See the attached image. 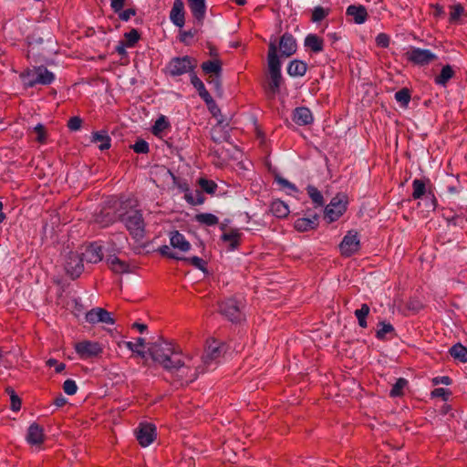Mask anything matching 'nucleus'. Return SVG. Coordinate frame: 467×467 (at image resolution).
Wrapping results in <instances>:
<instances>
[{
  "mask_svg": "<svg viewBox=\"0 0 467 467\" xmlns=\"http://www.w3.org/2000/svg\"><path fill=\"white\" fill-rule=\"evenodd\" d=\"M203 101L207 105L208 109L210 110L213 117H217L218 114L221 113V109H219L212 96H210V98L208 99H203Z\"/></svg>",
  "mask_w": 467,
  "mask_h": 467,
  "instance_id": "53",
  "label": "nucleus"
},
{
  "mask_svg": "<svg viewBox=\"0 0 467 467\" xmlns=\"http://www.w3.org/2000/svg\"><path fill=\"white\" fill-rule=\"evenodd\" d=\"M306 192L316 207H322L324 205L323 195L317 187L308 185Z\"/></svg>",
  "mask_w": 467,
  "mask_h": 467,
  "instance_id": "39",
  "label": "nucleus"
},
{
  "mask_svg": "<svg viewBox=\"0 0 467 467\" xmlns=\"http://www.w3.org/2000/svg\"><path fill=\"white\" fill-rule=\"evenodd\" d=\"M427 182H430L429 179H427V180L415 179L412 182L413 192H412L411 196L414 200L421 199L423 197V195H425L427 193V188H426Z\"/></svg>",
  "mask_w": 467,
  "mask_h": 467,
  "instance_id": "28",
  "label": "nucleus"
},
{
  "mask_svg": "<svg viewBox=\"0 0 467 467\" xmlns=\"http://www.w3.org/2000/svg\"><path fill=\"white\" fill-rule=\"evenodd\" d=\"M197 60L190 56L176 57L170 60L166 66V73L171 77H179L186 73H194Z\"/></svg>",
  "mask_w": 467,
  "mask_h": 467,
  "instance_id": "6",
  "label": "nucleus"
},
{
  "mask_svg": "<svg viewBox=\"0 0 467 467\" xmlns=\"http://www.w3.org/2000/svg\"><path fill=\"white\" fill-rule=\"evenodd\" d=\"M305 47L314 53H319L324 49V41L320 36L309 34L305 38Z\"/></svg>",
  "mask_w": 467,
  "mask_h": 467,
  "instance_id": "25",
  "label": "nucleus"
},
{
  "mask_svg": "<svg viewBox=\"0 0 467 467\" xmlns=\"http://www.w3.org/2000/svg\"><path fill=\"white\" fill-rule=\"evenodd\" d=\"M194 219L197 223L207 226H213L219 223L217 216L208 213H198L195 215Z\"/></svg>",
  "mask_w": 467,
  "mask_h": 467,
  "instance_id": "37",
  "label": "nucleus"
},
{
  "mask_svg": "<svg viewBox=\"0 0 467 467\" xmlns=\"http://www.w3.org/2000/svg\"><path fill=\"white\" fill-rule=\"evenodd\" d=\"M198 184L201 187L200 191L209 194H214L218 187L215 182L205 178H200Z\"/></svg>",
  "mask_w": 467,
  "mask_h": 467,
  "instance_id": "44",
  "label": "nucleus"
},
{
  "mask_svg": "<svg viewBox=\"0 0 467 467\" xmlns=\"http://www.w3.org/2000/svg\"><path fill=\"white\" fill-rule=\"evenodd\" d=\"M408 381L403 379L400 378L397 379L396 383L392 386L389 395L390 397H400L403 395V389L407 386Z\"/></svg>",
  "mask_w": 467,
  "mask_h": 467,
  "instance_id": "45",
  "label": "nucleus"
},
{
  "mask_svg": "<svg viewBox=\"0 0 467 467\" xmlns=\"http://www.w3.org/2000/svg\"><path fill=\"white\" fill-rule=\"evenodd\" d=\"M279 47L282 56L291 57L297 49L296 38L291 34L285 33L280 38Z\"/></svg>",
  "mask_w": 467,
  "mask_h": 467,
  "instance_id": "19",
  "label": "nucleus"
},
{
  "mask_svg": "<svg viewBox=\"0 0 467 467\" xmlns=\"http://www.w3.org/2000/svg\"><path fill=\"white\" fill-rule=\"evenodd\" d=\"M329 14V9L322 6H316L312 12L311 21L317 23L325 19Z\"/></svg>",
  "mask_w": 467,
  "mask_h": 467,
  "instance_id": "47",
  "label": "nucleus"
},
{
  "mask_svg": "<svg viewBox=\"0 0 467 467\" xmlns=\"http://www.w3.org/2000/svg\"><path fill=\"white\" fill-rule=\"evenodd\" d=\"M26 441L30 445L39 446L45 441L44 429L39 424L34 422L27 430Z\"/></svg>",
  "mask_w": 467,
  "mask_h": 467,
  "instance_id": "18",
  "label": "nucleus"
},
{
  "mask_svg": "<svg viewBox=\"0 0 467 467\" xmlns=\"http://www.w3.org/2000/svg\"><path fill=\"white\" fill-rule=\"evenodd\" d=\"M222 67L223 63L218 58L204 61L201 65L202 72L207 76L206 81L210 85H213L216 90L221 89L222 87Z\"/></svg>",
  "mask_w": 467,
  "mask_h": 467,
  "instance_id": "7",
  "label": "nucleus"
},
{
  "mask_svg": "<svg viewBox=\"0 0 467 467\" xmlns=\"http://www.w3.org/2000/svg\"><path fill=\"white\" fill-rule=\"evenodd\" d=\"M306 70V63L297 59L292 60L287 67V74L294 78L305 76Z\"/></svg>",
  "mask_w": 467,
  "mask_h": 467,
  "instance_id": "24",
  "label": "nucleus"
},
{
  "mask_svg": "<svg viewBox=\"0 0 467 467\" xmlns=\"http://www.w3.org/2000/svg\"><path fill=\"white\" fill-rule=\"evenodd\" d=\"M128 46H126L122 41H119V44L115 47V51L121 57L127 56L126 48Z\"/></svg>",
  "mask_w": 467,
  "mask_h": 467,
  "instance_id": "64",
  "label": "nucleus"
},
{
  "mask_svg": "<svg viewBox=\"0 0 467 467\" xmlns=\"http://www.w3.org/2000/svg\"><path fill=\"white\" fill-rule=\"evenodd\" d=\"M84 259L81 254L70 252L66 259L65 270L73 279L78 278L84 271Z\"/></svg>",
  "mask_w": 467,
  "mask_h": 467,
  "instance_id": "13",
  "label": "nucleus"
},
{
  "mask_svg": "<svg viewBox=\"0 0 467 467\" xmlns=\"http://www.w3.org/2000/svg\"><path fill=\"white\" fill-rule=\"evenodd\" d=\"M34 131L36 133V141L43 144L46 142L47 132L46 128L43 124L38 123L35 128Z\"/></svg>",
  "mask_w": 467,
  "mask_h": 467,
  "instance_id": "51",
  "label": "nucleus"
},
{
  "mask_svg": "<svg viewBox=\"0 0 467 467\" xmlns=\"http://www.w3.org/2000/svg\"><path fill=\"white\" fill-rule=\"evenodd\" d=\"M170 127V123L167 118L163 115L159 117L154 125L152 126L151 132L155 136H159L161 132L167 130Z\"/></svg>",
  "mask_w": 467,
  "mask_h": 467,
  "instance_id": "43",
  "label": "nucleus"
},
{
  "mask_svg": "<svg viewBox=\"0 0 467 467\" xmlns=\"http://www.w3.org/2000/svg\"><path fill=\"white\" fill-rule=\"evenodd\" d=\"M277 182L284 188H287L289 190H292L294 192H296L297 189L295 184L291 183L289 181H287L285 178H278Z\"/></svg>",
  "mask_w": 467,
  "mask_h": 467,
  "instance_id": "63",
  "label": "nucleus"
},
{
  "mask_svg": "<svg viewBox=\"0 0 467 467\" xmlns=\"http://www.w3.org/2000/svg\"><path fill=\"white\" fill-rule=\"evenodd\" d=\"M220 313L232 322H239L243 317L238 302L234 298H228L219 304Z\"/></svg>",
  "mask_w": 467,
  "mask_h": 467,
  "instance_id": "12",
  "label": "nucleus"
},
{
  "mask_svg": "<svg viewBox=\"0 0 467 467\" xmlns=\"http://www.w3.org/2000/svg\"><path fill=\"white\" fill-rule=\"evenodd\" d=\"M241 234L237 229L231 230L222 235V240L229 243L232 248H236L239 245Z\"/></svg>",
  "mask_w": 467,
  "mask_h": 467,
  "instance_id": "38",
  "label": "nucleus"
},
{
  "mask_svg": "<svg viewBox=\"0 0 467 467\" xmlns=\"http://www.w3.org/2000/svg\"><path fill=\"white\" fill-rule=\"evenodd\" d=\"M369 306L367 304H362L359 309L355 311V316L358 318V325L362 328H366L368 327L367 317L369 314Z\"/></svg>",
  "mask_w": 467,
  "mask_h": 467,
  "instance_id": "41",
  "label": "nucleus"
},
{
  "mask_svg": "<svg viewBox=\"0 0 467 467\" xmlns=\"http://www.w3.org/2000/svg\"><path fill=\"white\" fill-rule=\"evenodd\" d=\"M430 6L434 9L432 13L434 17L439 18L444 16V8L440 4H431Z\"/></svg>",
  "mask_w": 467,
  "mask_h": 467,
  "instance_id": "61",
  "label": "nucleus"
},
{
  "mask_svg": "<svg viewBox=\"0 0 467 467\" xmlns=\"http://www.w3.org/2000/svg\"><path fill=\"white\" fill-rule=\"evenodd\" d=\"M432 398H441L442 400L446 401L449 400L451 392L444 388H436L431 393Z\"/></svg>",
  "mask_w": 467,
  "mask_h": 467,
  "instance_id": "48",
  "label": "nucleus"
},
{
  "mask_svg": "<svg viewBox=\"0 0 467 467\" xmlns=\"http://www.w3.org/2000/svg\"><path fill=\"white\" fill-rule=\"evenodd\" d=\"M293 120L299 126H306L313 122V116L309 109L299 107L294 110Z\"/></svg>",
  "mask_w": 467,
  "mask_h": 467,
  "instance_id": "20",
  "label": "nucleus"
},
{
  "mask_svg": "<svg viewBox=\"0 0 467 467\" xmlns=\"http://www.w3.org/2000/svg\"><path fill=\"white\" fill-rule=\"evenodd\" d=\"M269 89L273 94L278 93L283 81L281 75V62L277 56V48L275 43L269 44L268 49Z\"/></svg>",
  "mask_w": 467,
  "mask_h": 467,
  "instance_id": "4",
  "label": "nucleus"
},
{
  "mask_svg": "<svg viewBox=\"0 0 467 467\" xmlns=\"http://www.w3.org/2000/svg\"><path fill=\"white\" fill-rule=\"evenodd\" d=\"M182 260L188 262L189 264H191L192 265H193L194 267H196L200 270H204V261L198 256H192V257H189V258L182 257Z\"/></svg>",
  "mask_w": 467,
  "mask_h": 467,
  "instance_id": "55",
  "label": "nucleus"
},
{
  "mask_svg": "<svg viewBox=\"0 0 467 467\" xmlns=\"http://www.w3.org/2000/svg\"><path fill=\"white\" fill-rule=\"evenodd\" d=\"M449 8H450L449 22L451 24L458 23L462 16H467V12L465 11V9L462 4H456V5H450Z\"/></svg>",
  "mask_w": 467,
  "mask_h": 467,
  "instance_id": "32",
  "label": "nucleus"
},
{
  "mask_svg": "<svg viewBox=\"0 0 467 467\" xmlns=\"http://www.w3.org/2000/svg\"><path fill=\"white\" fill-rule=\"evenodd\" d=\"M184 199L192 205H201L205 201V197L200 190H195L194 192L187 191L184 194Z\"/></svg>",
  "mask_w": 467,
  "mask_h": 467,
  "instance_id": "34",
  "label": "nucleus"
},
{
  "mask_svg": "<svg viewBox=\"0 0 467 467\" xmlns=\"http://www.w3.org/2000/svg\"><path fill=\"white\" fill-rule=\"evenodd\" d=\"M74 348L81 359L98 358L104 350V348L100 343L90 340L79 341L75 344Z\"/></svg>",
  "mask_w": 467,
  "mask_h": 467,
  "instance_id": "8",
  "label": "nucleus"
},
{
  "mask_svg": "<svg viewBox=\"0 0 467 467\" xmlns=\"http://www.w3.org/2000/svg\"><path fill=\"white\" fill-rule=\"evenodd\" d=\"M85 319L89 324L104 323L113 325L115 323L111 314L104 308L95 307L87 312Z\"/></svg>",
  "mask_w": 467,
  "mask_h": 467,
  "instance_id": "15",
  "label": "nucleus"
},
{
  "mask_svg": "<svg viewBox=\"0 0 467 467\" xmlns=\"http://www.w3.org/2000/svg\"><path fill=\"white\" fill-rule=\"evenodd\" d=\"M126 4V0H110V7L115 13H119Z\"/></svg>",
  "mask_w": 467,
  "mask_h": 467,
  "instance_id": "60",
  "label": "nucleus"
},
{
  "mask_svg": "<svg viewBox=\"0 0 467 467\" xmlns=\"http://www.w3.org/2000/svg\"><path fill=\"white\" fill-rule=\"evenodd\" d=\"M346 15L351 17L352 21L358 25L364 24L368 17V11L362 5H348L346 10Z\"/></svg>",
  "mask_w": 467,
  "mask_h": 467,
  "instance_id": "17",
  "label": "nucleus"
},
{
  "mask_svg": "<svg viewBox=\"0 0 467 467\" xmlns=\"http://www.w3.org/2000/svg\"><path fill=\"white\" fill-rule=\"evenodd\" d=\"M119 220L125 225L131 238L139 243L146 235V223L141 211L130 209L125 213L119 211Z\"/></svg>",
  "mask_w": 467,
  "mask_h": 467,
  "instance_id": "3",
  "label": "nucleus"
},
{
  "mask_svg": "<svg viewBox=\"0 0 467 467\" xmlns=\"http://www.w3.org/2000/svg\"><path fill=\"white\" fill-rule=\"evenodd\" d=\"M119 14V17L122 21H128L130 19L131 16H134L136 15V9L134 8H129L126 10H121Z\"/></svg>",
  "mask_w": 467,
  "mask_h": 467,
  "instance_id": "59",
  "label": "nucleus"
},
{
  "mask_svg": "<svg viewBox=\"0 0 467 467\" xmlns=\"http://www.w3.org/2000/svg\"><path fill=\"white\" fill-rule=\"evenodd\" d=\"M379 328L376 331V337L379 340H387L391 339L393 337L388 338L387 335L390 334L393 336H396L395 334V328L390 323H386L385 321H380L379 323Z\"/></svg>",
  "mask_w": 467,
  "mask_h": 467,
  "instance_id": "29",
  "label": "nucleus"
},
{
  "mask_svg": "<svg viewBox=\"0 0 467 467\" xmlns=\"http://www.w3.org/2000/svg\"><path fill=\"white\" fill-rule=\"evenodd\" d=\"M360 239L358 233L355 230L348 231L339 244L341 255L350 257L360 250Z\"/></svg>",
  "mask_w": 467,
  "mask_h": 467,
  "instance_id": "9",
  "label": "nucleus"
},
{
  "mask_svg": "<svg viewBox=\"0 0 467 467\" xmlns=\"http://www.w3.org/2000/svg\"><path fill=\"white\" fill-rule=\"evenodd\" d=\"M132 150L136 153H148L150 150L149 144L144 140H138L132 146Z\"/></svg>",
  "mask_w": 467,
  "mask_h": 467,
  "instance_id": "49",
  "label": "nucleus"
},
{
  "mask_svg": "<svg viewBox=\"0 0 467 467\" xmlns=\"http://www.w3.org/2000/svg\"><path fill=\"white\" fill-rule=\"evenodd\" d=\"M47 366H48V367H55V371L57 373H61L65 369V368H66V365L64 363L58 362L55 358H49L47 361Z\"/></svg>",
  "mask_w": 467,
  "mask_h": 467,
  "instance_id": "58",
  "label": "nucleus"
},
{
  "mask_svg": "<svg viewBox=\"0 0 467 467\" xmlns=\"http://www.w3.org/2000/svg\"><path fill=\"white\" fill-rule=\"evenodd\" d=\"M135 433L140 445L147 447L156 439V426L149 422H140L135 430Z\"/></svg>",
  "mask_w": 467,
  "mask_h": 467,
  "instance_id": "11",
  "label": "nucleus"
},
{
  "mask_svg": "<svg viewBox=\"0 0 467 467\" xmlns=\"http://www.w3.org/2000/svg\"><path fill=\"white\" fill-rule=\"evenodd\" d=\"M226 351L225 344L215 338H210L206 341L204 351L202 355L187 354V361L189 368L196 370V374L192 378L194 381L200 374H203L209 369L213 368L223 356Z\"/></svg>",
  "mask_w": 467,
  "mask_h": 467,
  "instance_id": "2",
  "label": "nucleus"
},
{
  "mask_svg": "<svg viewBox=\"0 0 467 467\" xmlns=\"http://www.w3.org/2000/svg\"><path fill=\"white\" fill-rule=\"evenodd\" d=\"M6 390H7V392L10 393L11 409L14 411H18L21 409V400H20V398L15 393V391L13 389H10L8 388Z\"/></svg>",
  "mask_w": 467,
  "mask_h": 467,
  "instance_id": "52",
  "label": "nucleus"
},
{
  "mask_svg": "<svg viewBox=\"0 0 467 467\" xmlns=\"http://www.w3.org/2000/svg\"><path fill=\"white\" fill-rule=\"evenodd\" d=\"M158 252L162 256H165L167 258L175 259V260L182 259V257H179V256L176 255L175 253L171 252V248L168 245H166V244L161 245V247H159Z\"/></svg>",
  "mask_w": 467,
  "mask_h": 467,
  "instance_id": "54",
  "label": "nucleus"
},
{
  "mask_svg": "<svg viewBox=\"0 0 467 467\" xmlns=\"http://www.w3.org/2000/svg\"><path fill=\"white\" fill-rule=\"evenodd\" d=\"M63 390L67 395H74L77 393L78 386L76 384V381L68 379L64 381L63 383Z\"/></svg>",
  "mask_w": 467,
  "mask_h": 467,
  "instance_id": "50",
  "label": "nucleus"
},
{
  "mask_svg": "<svg viewBox=\"0 0 467 467\" xmlns=\"http://www.w3.org/2000/svg\"><path fill=\"white\" fill-rule=\"evenodd\" d=\"M109 268L115 273H124L128 271L129 265L117 256H109L107 259Z\"/></svg>",
  "mask_w": 467,
  "mask_h": 467,
  "instance_id": "35",
  "label": "nucleus"
},
{
  "mask_svg": "<svg viewBox=\"0 0 467 467\" xmlns=\"http://www.w3.org/2000/svg\"><path fill=\"white\" fill-rule=\"evenodd\" d=\"M123 36L124 39L122 42L128 46L129 48L134 47L140 39V34L135 28L131 29L130 32H126Z\"/></svg>",
  "mask_w": 467,
  "mask_h": 467,
  "instance_id": "40",
  "label": "nucleus"
},
{
  "mask_svg": "<svg viewBox=\"0 0 467 467\" xmlns=\"http://www.w3.org/2000/svg\"><path fill=\"white\" fill-rule=\"evenodd\" d=\"M376 44L378 47L386 48L389 46V36L385 33H379L376 36Z\"/></svg>",
  "mask_w": 467,
  "mask_h": 467,
  "instance_id": "56",
  "label": "nucleus"
},
{
  "mask_svg": "<svg viewBox=\"0 0 467 467\" xmlns=\"http://www.w3.org/2000/svg\"><path fill=\"white\" fill-rule=\"evenodd\" d=\"M395 99L401 106L407 107L410 101V90L406 88H401L395 93Z\"/></svg>",
  "mask_w": 467,
  "mask_h": 467,
  "instance_id": "46",
  "label": "nucleus"
},
{
  "mask_svg": "<svg viewBox=\"0 0 467 467\" xmlns=\"http://www.w3.org/2000/svg\"><path fill=\"white\" fill-rule=\"evenodd\" d=\"M271 212L278 218H285L289 213V208L284 202L276 200L271 204Z\"/></svg>",
  "mask_w": 467,
  "mask_h": 467,
  "instance_id": "33",
  "label": "nucleus"
},
{
  "mask_svg": "<svg viewBox=\"0 0 467 467\" xmlns=\"http://www.w3.org/2000/svg\"><path fill=\"white\" fill-rule=\"evenodd\" d=\"M454 76V71L452 70L451 67L450 65L444 66L441 73L435 77V83L440 86H446L448 81L452 78Z\"/></svg>",
  "mask_w": 467,
  "mask_h": 467,
  "instance_id": "31",
  "label": "nucleus"
},
{
  "mask_svg": "<svg viewBox=\"0 0 467 467\" xmlns=\"http://www.w3.org/2000/svg\"><path fill=\"white\" fill-rule=\"evenodd\" d=\"M170 243L173 248L179 249L182 252H187L191 249V244L179 231L171 233Z\"/></svg>",
  "mask_w": 467,
  "mask_h": 467,
  "instance_id": "22",
  "label": "nucleus"
},
{
  "mask_svg": "<svg viewBox=\"0 0 467 467\" xmlns=\"http://www.w3.org/2000/svg\"><path fill=\"white\" fill-rule=\"evenodd\" d=\"M170 18L171 22L179 26L182 27L184 25V10H183V3L182 0H175L173 3V6L171 11Z\"/></svg>",
  "mask_w": 467,
  "mask_h": 467,
  "instance_id": "21",
  "label": "nucleus"
},
{
  "mask_svg": "<svg viewBox=\"0 0 467 467\" xmlns=\"http://www.w3.org/2000/svg\"><path fill=\"white\" fill-rule=\"evenodd\" d=\"M191 83L196 88L199 96L203 100L210 98V93L205 88L203 82L197 77L195 73L191 74Z\"/></svg>",
  "mask_w": 467,
  "mask_h": 467,
  "instance_id": "36",
  "label": "nucleus"
},
{
  "mask_svg": "<svg viewBox=\"0 0 467 467\" xmlns=\"http://www.w3.org/2000/svg\"><path fill=\"white\" fill-rule=\"evenodd\" d=\"M151 358L165 370L177 378L181 385L192 382L196 370L189 368L187 354L176 350L173 345L163 339L153 343L149 348Z\"/></svg>",
  "mask_w": 467,
  "mask_h": 467,
  "instance_id": "1",
  "label": "nucleus"
},
{
  "mask_svg": "<svg viewBox=\"0 0 467 467\" xmlns=\"http://www.w3.org/2000/svg\"><path fill=\"white\" fill-rule=\"evenodd\" d=\"M82 119L79 117H72L67 121V127L71 130H78L81 128Z\"/></svg>",
  "mask_w": 467,
  "mask_h": 467,
  "instance_id": "57",
  "label": "nucleus"
},
{
  "mask_svg": "<svg viewBox=\"0 0 467 467\" xmlns=\"http://www.w3.org/2000/svg\"><path fill=\"white\" fill-rule=\"evenodd\" d=\"M318 225V217L314 215L311 218H298L295 222V229L298 232H306L315 229Z\"/></svg>",
  "mask_w": 467,
  "mask_h": 467,
  "instance_id": "23",
  "label": "nucleus"
},
{
  "mask_svg": "<svg viewBox=\"0 0 467 467\" xmlns=\"http://www.w3.org/2000/svg\"><path fill=\"white\" fill-rule=\"evenodd\" d=\"M451 383V379L448 376H441V377H435L432 379V384L433 385H450Z\"/></svg>",
  "mask_w": 467,
  "mask_h": 467,
  "instance_id": "62",
  "label": "nucleus"
},
{
  "mask_svg": "<svg viewBox=\"0 0 467 467\" xmlns=\"http://www.w3.org/2000/svg\"><path fill=\"white\" fill-rule=\"evenodd\" d=\"M123 344L126 346L127 348H129L130 351L136 353L141 358L145 357V352L140 348H143L145 346V339L142 337H138L136 343H133L131 341H125Z\"/></svg>",
  "mask_w": 467,
  "mask_h": 467,
  "instance_id": "42",
  "label": "nucleus"
},
{
  "mask_svg": "<svg viewBox=\"0 0 467 467\" xmlns=\"http://www.w3.org/2000/svg\"><path fill=\"white\" fill-rule=\"evenodd\" d=\"M84 261L90 264H97L103 258L102 246L93 243L85 247L84 252L80 253Z\"/></svg>",
  "mask_w": 467,
  "mask_h": 467,
  "instance_id": "16",
  "label": "nucleus"
},
{
  "mask_svg": "<svg viewBox=\"0 0 467 467\" xmlns=\"http://www.w3.org/2000/svg\"><path fill=\"white\" fill-rule=\"evenodd\" d=\"M188 3L194 18L202 20L206 12L205 0H188Z\"/></svg>",
  "mask_w": 467,
  "mask_h": 467,
  "instance_id": "26",
  "label": "nucleus"
},
{
  "mask_svg": "<svg viewBox=\"0 0 467 467\" xmlns=\"http://www.w3.org/2000/svg\"><path fill=\"white\" fill-rule=\"evenodd\" d=\"M20 78L26 88H33L36 85L47 86L55 80V75L43 66L26 70Z\"/></svg>",
  "mask_w": 467,
  "mask_h": 467,
  "instance_id": "5",
  "label": "nucleus"
},
{
  "mask_svg": "<svg viewBox=\"0 0 467 467\" xmlns=\"http://www.w3.org/2000/svg\"><path fill=\"white\" fill-rule=\"evenodd\" d=\"M92 142L99 144L100 150H109L111 146V139L107 131H97L92 134Z\"/></svg>",
  "mask_w": 467,
  "mask_h": 467,
  "instance_id": "27",
  "label": "nucleus"
},
{
  "mask_svg": "<svg viewBox=\"0 0 467 467\" xmlns=\"http://www.w3.org/2000/svg\"><path fill=\"white\" fill-rule=\"evenodd\" d=\"M405 57L408 61L419 66L429 65L437 58L431 50L414 47L406 52Z\"/></svg>",
  "mask_w": 467,
  "mask_h": 467,
  "instance_id": "10",
  "label": "nucleus"
},
{
  "mask_svg": "<svg viewBox=\"0 0 467 467\" xmlns=\"http://www.w3.org/2000/svg\"><path fill=\"white\" fill-rule=\"evenodd\" d=\"M347 210V202L338 196L334 197L325 209V218L329 223L338 220Z\"/></svg>",
  "mask_w": 467,
  "mask_h": 467,
  "instance_id": "14",
  "label": "nucleus"
},
{
  "mask_svg": "<svg viewBox=\"0 0 467 467\" xmlns=\"http://www.w3.org/2000/svg\"><path fill=\"white\" fill-rule=\"evenodd\" d=\"M449 353L454 359H457L462 363L467 362V348H465L461 343L453 345L449 349Z\"/></svg>",
  "mask_w": 467,
  "mask_h": 467,
  "instance_id": "30",
  "label": "nucleus"
}]
</instances>
